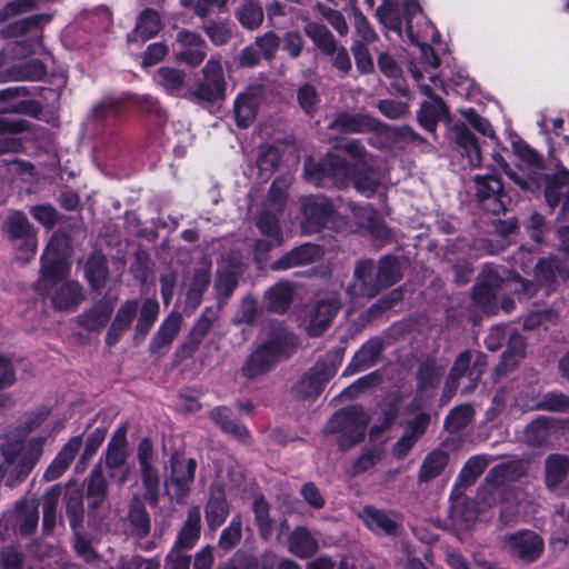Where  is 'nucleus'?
I'll return each mask as SVG.
<instances>
[{
    "instance_id": "f257e3e1",
    "label": "nucleus",
    "mask_w": 569,
    "mask_h": 569,
    "mask_svg": "<svg viewBox=\"0 0 569 569\" xmlns=\"http://www.w3.org/2000/svg\"><path fill=\"white\" fill-rule=\"evenodd\" d=\"M402 18H393V32H398L403 41L419 49L422 68L410 61L408 69L420 91L429 98L422 102L417 119L425 130L433 133L438 122L448 113L443 100L433 92L435 89H443V82L435 71L427 70V67L436 70L440 66L439 57L427 43L429 40L439 41L440 34L432 22L421 13L416 0H402Z\"/></svg>"
},
{
    "instance_id": "f03ea898",
    "label": "nucleus",
    "mask_w": 569,
    "mask_h": 569,
    "mask_svg": "<svg viewBox=\"0 0 569 569\" xmlns=\"http://www.w3.org/2000/svg\"><path fill=\"white\" fill-rule=\"evenodd\" d=\"M350 158L359 162V166L351 168L343 159L330 156L319 166L323 176H330L339 186L347 183L349 178L358 192L371 197L379 192L381 187V174L370 164L363 147L356 140H350L340 147Z\"/></svg>"
},
{
    "instance_id": "7ed1b4c3",
    "label": "nucleus",
    "mask_w": 569,
    "mask_h": 569,
    "mask_svg": "<svg viewBox=\"0 0 569 569\" xmlns=\"http://www.w3.org/2000/svg\"><path fill=\"white\" fill-rule=\"evenodd\" d=\"M391 283V259L386 256L378 266L371 261H361L355 268L353 280L347 293L353 305L362 303L375 297L382 288Z\"/></svg>"
},
{
    "instance_id": "20e7f679",
    "label": "nucleus",
    "mask_w": 569,
    "mask_h": 569,
    "mask_svg": "<svg viewBox=\"0 0 569 569\" xmlns=\"http://www.w3.org/2000/svg\"><path fill=\"white\" fill-rule=\"evenodd\" d=\"M295 346L296 338L291 332H278L248 358L242 367L243 376L253 379L268 372L282 357H288Z\"/></svg>"
},
{
    "instance_id": "39448f33",
    "label": "nucleus",
    "mask_w": 569,
    "mask_h": 569,
    "mask_svg": "<svg viewBox=\"0 0 569 569\" xmlns=\"http://www.w3.org/2000/svg\"><path fill=\"white\" fill-rule=\"evenodd\" d=\"M44 438L38 437L27 442H16L0 448V478L26 476L42 455Z\"/></svg>"
},
{
    "instance_id": "423d86ee",
    "label": "nucleus",
    "mask_w": 569,
    "mask_h": 569,
    "mask_svg": "<svg viewBox=\"0 0 569 569\" xmlns=\"http://www.w3.org/2000/svg\"><path fill=\"white\" fill-rule=\"evenodd\" d=\"M513 151L519 159L517 168L509 170L507 176L523 191H536L543 180L542 158L522 141L512 143Z\"/></svg>"
},
{
    "instance_id": "0eeeda50",
    "label": "nucleus",
    "mask_w": 569,
    "mask_h": 569,
    "mask_svg": "<svg viewBox=\"0 0 569 569\" xmlns=\"http://www.w3.org/2000/svg\"><path fill=\"white\" fill-rule=\"evenodd\" d=\"M368 421L362 408L353 406L335 413L326 429L329 433H340V446L348 448L363 438Z\"/></svg>"
},
{
    "instance_id": "6e6552de",
    "label": "nucleus",
    "mask_w": 569,
    "mask_h": 569,
    "mask_svg": "<svg viewBox=\"0 0 569 569\" xmlns=\"http://www.w3.org/2000/svg\"><path fill=\"white\" fill-rule=\"evenodd\" d=\"M391 411L388 408L381 409V412L375 420L369 433L370 446L356 461L355 472H362L381 461L387 456L383 445L390 438Z\"/></svg>"
},
{
    "instance_id": "1a4fd4ad",
    "label": "nucleus",
    "mask_w": 569,
    "mask_h": 569,
    "mask_svg": "<svg viewBox=\"0 0 569 569\" xmlns=\"http://www.w3.org/2000/svg\"><path fill=\"white\" fill-rule=\"evenodd\" d=\"M203 79L189 91V98L193 101L216 102L226 96V80L219 59H210L202 69Z\"/></svg>"
},
{
    "instance_id": "9d476101",
    "label": "nucleus",
    "mask_w": 569,
    "mask_h": 569,
    "mask_svg": "<svg viewBox=\"0 0 569 569\" xmlns=\"http://www.w3.org/2000/svg\"><path fill=\"white\" fill-rule=\"evenodd\" d=\"M501 548L512 558L525 563L537 561L545 550L543 539L531 530H520L506 535L501 539Z\"/></svg>"
},
{
    "instance_id": "9b49d317",
    "label": "nucleus",
    "mask_w": 569,
    "mask_h": 569,
    "mask_svg": "<svg viewBox=\"0 0 569 569\" xmlns=\"http://www.w3.org/2000/svg\"><path fill=\"white\" fill-rule=\"evenodd\" d=\"M62 246H64L63 237L54 233L43 251L39 280V286L43 289L62 280L69 273L70 266L60 252Z\"/></svg>"
},
{
    "instance_id": "f8f14e48",
    "label": "nucleus",
    "mask_w": 569,
    "mask_h": 569,
    "mask_svg": "<svg viewBox=\"0 0 569 569\" xmlns=\"http://www.w3.org/2000/svg\"><path fill=\"white\" fill-rule=\"evenodd\" d=\"M3 231L10 240L22 241L18 249V258L20 260L28 261L36 254L38 246L36 233L23 212H10L3 222Z\"/></svg>"
},
{
    "instance_id": "ddd939ff",
    "label": "nucleus",
    "mask_w": 569,
    "mask_h": 569,
    "mask_svg": "<svg viewBox=\"0 0 569 569\" xmlns=\"http://www.w3.org/2000/svg\"><path fill=\"white\" fill-rule=\"evenodd\" d=\"M473 184L477 199L486 211L493 214L505 212L508 197L499 178L492 174L476 176Z\"/></svg>"
},
{
    "instance_id": "4468645a",
    "label": "nucleus",
    "mask_w": 569,
    "mask_h": 569,
    "mask_svg": "<svg viewBox=\"0 0 569 569\" xmlns=\"http://www.w3.org/2000/svg\"><path fill=\"white\" fill-rule=\"evenodd\" d=\"M340 361L317 362L310 371L299 381L297 393L302 398H312L320 395L325 385L337 373Z\"/></svg>"
},
{
    "instance_id": "2eb2a0df",
    "label": "nucleus",
    "mask_w": 569,
    "mask_h": 569,
    "mask_svg": "<svg viewBox=\"0 0 569 569\" xmlns=\"http://www.w3.org/2000/svg\"><path fill=\"white\" fill-rule=\"evenodd\" d=\"M197 462L194 459H173L171 461V475L166 482L168 493L177 499H183L189 486L194 479Z\"/></svg>"
},
{
    "instance_id": "dca6fc26",
    "label": "nucleus",
    "mask_w": 569,
    "mask_h": 569,
    "mask_svg": "<svg viewBox=\"0 0 569 569\" xmlns=\"http://www.w3.org/2000/svg\"><path fill=\"white\" fill-rule=\"evenodd\" d=\"M339 302L336 298H329L317 302L310 308L305 320L303 327L310 336L321 335L330 325L339 310Z\"/></svg>"
},
{
    "instance_id": "f3484780",
    "label": "nucleus",
    "mask_w": 569,
    "mask_h": 569,
    "mask_svg": "<svg viewBox=\"0 0 569 569\" xmlns=\"http://www.w3.org/2000/svg\"><path fill=\"white\" fill-rule=\"evenodd\" d=\"M301 210L305 216L302 228L305 232L317 231L332 213V204L325 197H305L301 199Z\"/></svg>"
},
{
    "instance_id": "a211bd4d",
    "label": "nucleus",
    "mask_w": 569,
    "mask_h": 569,
    "mask_svg": "<svg viewBox=\"0 0 569 569\" xmlns=\"http://www.w3.org/2000/svg\"><path fill=\"white\" fill-rule=\"evenodd\" d=\"M429 425V416L418 413L406 423H400L401 435L393 445V457L405 458L417 440L425 433Z\"/></svg>"
},
{
    "instance_id": "6ab92c4d",
    "label": "nucleus",
    "mask_w": 569,
    "mask_h": 569,
    "mask_svg": "<svg viewBox=\"0 0 569 569\" xmlns=\"http://www.w3.org/2000/svg\"><path fill=\"white\" fill-rule=\"evenodd\" d=\"M502 283L499 273L486 267L480 274L473 290V299L486 311H492V302L496 299V291Z\"/></svg>"
},
{
    "instance_id": "aec40b11",
    "label": "nucleus",
    "mask_w": 569,
    "mask_h": 569,
    "mask_svg": "<svg viewBox=\"0 0 569 569\" xmlns=\"http://www.w3.org/2000/svg\"><path fill=\"white\" fill-rule=\"evenodd\" d=\"M177 58L190 66L200 64L206 57L204 42L193 32L180 31L177 37Z\"/></svg>"
},
{
    "instance_id": "412c9836",
    "label": "nucleus",
    "mask_w": 569,
    "mask_h": 569,
    "mask_svg": "<svg viewBox=\"0 0 569 569\" xmlns=\"http://www.w3.org/2000/svg\"><path fill=\"white\" fill-rule=\"evenodd\" d=\"M557 420L553 418L538 417L522 431V441L532 448L547 445L557 429Z\"/></svg>"
},
{
    "instance_id": "4be33fe9",
    "label": "nucleus",
    "mask_w": 569,
    "mask_h": 569,
    "mask_svg": "<svg viewBox=\"0 0 569 569\" xmlns=\"http://www.w3.org/2000/svg\"><path fill=\"white\" fill-rule=\"evenodd\" d=\"M257 227L264 237L263 240L257 242L258 252H267L283 242L282 232L274 213L270 211L262 212L257 221Z\"/></svg>"
},
{
    "instance_id": "5701e85b",
    "label": "nucleus",
    "mask_w": 569,
    "mask_h": 569,
    "mask_svg": "<svg viewBox=\"0 0 569 569\" xmlns=\"http://www.w3.org/2000/svg\"><path fill=\"white\" fill-rule=\"evenodd\" d=\"M82 447V437L76 436L61 448L57 457L50 463L44 472L47 480H54L60 477L76 458Z\"/></svg>"
},
{
    "instance_id": "b1692460",
    "label": "nucleus",
    "mask_w": 569,
    "mask_h": 569,
    "mask_svg": "<svg viewBox=\"0 0 569 569\" xmlns=\"http://www.w3.org/2000/svg\"><path fill=\"white\" fill-rule=\"evenodd\" d=\"M353 217L357 224L377 240H388L389 231L383 226L381 217L371 206L355 207Z\"/></svg>"
},
{
    "instance_id": "393cba45",
    "label": "nucleus",
    "mask_w": 569,
    "mask_h": 569,
    "mask_svg": "<svg viewBox=\"0 0 569 569\" xmlns=\"http://www.w3.org/2000/svg\"><path fill=\"white\" fill-rule=\"evenodd\" d=\"M322 254L321 249L312 243H306L297 247L282 256L273 263L274 269H289L301 264L313 262Z\"/></svg>"
},
{
    "instance_id": "a878e982",
    "label": "nucleus",
    "mask_w": 569,
    "mask_h": 569,
    "mask_svg": "<svg viewBox=\"0 0 569 569\" xmlns=\"http://www.w3.org/2000/svg\"><path fill=\"white\" fill-rule=\"evenodd\" d=\"M455 140L463 157H466L471 167H479L481 164V151L477 138L463 124H456L453 127Z\"/></svg>"
},
{
    "instance_id": "bb28decb",
    "label": "nucleus",
    "mask_w": 569,
    "mask_h": 569,
    "mask_svg": "<svg viewBox=\"0 0 569 569\" xmlns=\"http://www.w3.org/2000/svg\"><path fill=\"white\" fill-rule=\"evenodd\" d=\"M229 515L224 490L214 486L210 490V498L206 507V519L211 529L220 527Z\"/></svg>"
},
{
    "instance_id": "cd10ccee",
    "label": "nucleus",
    "mask_w": 569,
    "mask_h": 569,
    "mask_svg": "<svg viewBox=\"0 0 569 569\" xmlns=\"http://www.w3.org/2000/svg\"><path fill=\"white\" fill-rule=\"evenodd\" d=\"M27 90L23 87L8 88L0 91V133L3 132H20L26 129V121L11 120L4 113L12 110V107L7 104L11 99L26 94Z\"/></svg>"
},
{
    "instance_id": "c85d7f7f",
    "label": "nucleus",
    "mask_w": 569,
    "mask_h": 569,
    "mask_svg": "<svg viewBox=\"0 0 569 569\" xmlns=\"http://www.w3.org/2000/svg\"><path fill=\"white\" fill-rule=\"evenodd\" d=\"M138 311L136 300L126 301L118 310L116 318L107 333V343L112 346L118 342L121 335L129 329Z\"/></svg>"
},
{
    "instance_id": "c756f323",
    "label": "nucleus",
    "mask_w": 569,
    "mask_h": 569,
    "mask_svg": "<svg viewBox=\"0 0 569 569\" xmlns=\"http://www.w3.org/2000/svg\"><path fill=\"white\" fill-rule=\"evenodd\" d=\"M127 460V429H117L106 450V466L109 470H118L123 467Z\"/></svg>"
},
{
    "instance_id": "7c9ffc66",
    "label": "nucleus",
    "mask_w": 569,
    "mask_h": 569,
    "mask_svg": "<svg viewBox=\"0 0 569 569\" xmlns=\"http://www.w3.org/2000/svg\"><path fill=\"white\" fill-rule=\"evenodd\" d=\"M569 471V458L560 453H551L545 461V481L549 490H555L565 481Z\"/></svg>"
},
{
    "instance_id": "2f4dec72",
    "label": "nucleus",
    "mask_w": 569,
    "mask_h": 569,
    "mask_svg": "<svg viewBox=\"0 0 569 569\" xmlns=\"http://www.w3.org/2000/svg\"><path fill=\"white\" fill-rule=\"evenodd\" d=\"M161 28L159 14L153 10H144L137 19L136 27L129 36V41L146 42L153 38Z\"/></svg>"
},
{
    "instance_id": "473e14b6",
    "label": "nucleus",
    "mask_w": 569,
    "mask_h": 569,
    "mask_svg": "<svg viewBox=\"0 0 569 569\" xmlns=\"http://www.w3.org/2000/svg\"><path fill=\"white\" fill-rule=\"evenodd\" d=\"M181 323L182 317L179 313L167 317L150 342L151 352H159L168 347L179 333Z\"/></svg>"
},
{
    "instance_id": "72a5a7b5",
    "label": "nucleus",
    "mask_w": 569,
    "mask_h": 569,
    "mask_svg": "<svg viewBox=\"0 0 569 569\" xmlns=\"http://www.w3.org/2000/svg\"><path fill=\"white\" fill-rule=\"evenodd\" d=\"M288 545L289 551L299 558H308L316 553L319 548L317 539L303 527L292 531Z\"/></svg>"
},
{
    "instance_id": "f704fd0d",
    "label": "nucleus",
    "mask_w": 569,
    "mask_h": 569,
    "mask_svg": "<svg viewBox=\"0 0 569 569\" xmlns=\"http://www.w3.org/2000/svg\"><path fill=\"white\" fill-rule=\"evenodd\" d=\"M382 351V342L380 339H371L366 342L355 355L347 370L350 372L365 370L376 363L380 352Z\"/></svg>"
},
{
    "instance_id": "c9c22d12",
    "label": "nucleus",
    "mask_w": 569,
    "mask_h": 569,
    "mask_svg": "<svg viewBox=\"0 0 569 569\" xmlns=\"http://www.w3.org/2000/svg\"><path fill=\"white\" fill-rule=\"evenodd\" d=\"M332 128L346 133L363 132L367 130H377L378 122L368 116L342 113L335 119Z\"/></svg>"
},
{
    "instance_id": "e433bc0d",
    "label": "nucleus",
    "mask_w": 569,
    "mask_h": 569,
    "mask_svg": "<svg viewBox=\"0 0 569 569\" xmlns=\"http://www.w3.org/2000/svg\"><path fill=\"white\" fill-rule=\"evenodd\" d=\"M258 97L253 92L240 93L234 101V117L237 124L247 128L256 118Z\"/></svg>"
},
{
    "instance_id": "4c0bfd02",
    "label": "nucleus",
    "mask_w": 569,
    "mask_h": 569,
    "mask_svg": "<svg viewBox=\"0 0 569 569\" xmlns=\"http://www.w3.org/2000/svg\"><path fill=\"white\" fill-rule=\"evenodd\" d=\"M448 461L449 455L447 451L441 449L430 451L420 466L419 480L427 482L438 477L445 470Z\"/></svg>"
},
{
    "instance_id": "58836bf2",
    "label": "nucleus",
    "mask_w": 569,
    "mask_h": 569,
    "mask_svg": "<svg viewBox=\"0 0 569 569\" xmlns=\"http://www.w3.org/2000/svg\"><path fill=\"white\" fill-rule=\"evenodd\" d=\"M113 306L109 301H100L92 309L79 317V322L88 330H99L109 321Z\"/></svg>"
},
{
    "instance_id": "ea45409f",
    "label": "nucleus",
    "mask_w": 569,
    "mask_h": 569,
    "mask_svg": "<svg viewBox=\"0 0 569 569\" xmlns=\"http://www.w3.org/2000/svg\"><path fill=\"white\" fill-rule=\"evenodd\" d=\"M83 299L81 288L76 282L63 283L52 298L54 308L62 311L74 309Z\"/></svg>"
},
{
    "instance_id": "a19ab883",
    "label": "nucleus",
    "mask_w": 569,
    "mask_h": 569,
    "mask_svg": "<svg viewBox=\"0 0 569 569\" xmlns=\"http://www.w3.org/2000/svg\"><path fill=\"white\" fill-rule=\"evenodd\" d=\"M443 372L445 367L438 365L435 360L427 359L423 361L417 373L419 390L422 392L432 391L438 386Z\"/></svg>"
},
{
    "instance_id": "79ce46f5",
    "label": "nucleus",
    "mask_w": 569,
    "mask_h": 569,
    "mask_svg": "<svg viewBox=\"0 0 569 569\" xmlns=\"http://www.w3.org/2000/svg\"><path fill=\"white\" fill-rule=\"evenodd\" d=\"M200 537V509L193 507L188 512L187 521L181 529L177 545L183 548H191Z\"/></svg>"
},
{
    "instance_id": "37998d69",
    "label": "nucleus",
    "mask_w": 569,
    "mask_h": 569,
    "mask_svg": "<svg viewBox=\"0 0 569 569\" xmlns=\"http://www.w3.org/2000/svg\"><path fill=\"white\" fill-rule=\"evenodd\" d=\"M359 517L371 531L378 535H389L391 532V520L382 510L367 506L359 513Z\"/></svg>"
},
{
    "instance_id": "c03bdc74",
    "label": "nucleus",
    "mask_w": 569,
    "mask_h": 569,
    "mask_svg": "<svg viewBox=\"0 0 569 569\" xmlns=\"http://www.w3.org/2000/svg\"><path fill=\"white\" fill-rule=\"evenodd\" d=\"M159 315V303L153 299H147L141 308L140 317L136 327L134 340L137 342L144 339Z\"/></svg>"
},
{
    "instance_id": "a18cd8bd",
    "label": "nucleus",
    "mask_w": 569,
    "mask_h": 569,
    "mask_svg": "<svg viewBox=\"0 0 569 569\" xmlns=\"http://www.w3.org/2000/svg\"><path fill=\"white\" fill-rule=\"evenodd\" d=\"M210 418L224 432H228L239 439H246L247 429L240 426L236 420L231 419V412L226 407H218L211 410Z\"/></svg>"
},
{
    "instance_id": "49530a36",
    "label": "nucleus",
    "mask_w": 569,
    "mask_h": 569,
    "mask_svg": "<svg viewBox=\"0 0 569 569\" xmlns=\"http://www.w3.org/2000/svg\"><path fill=\"white\" fill-rule=\"evenodd\" d=\"M154 80L171 94H178L184 88V73L173 68H160L154 74Z\"/></svg>"
},
{
    "instance_id": "de8ad7c7",
    "label": "nucleus",
    "mask_w": 569,
    "mask_h": 569,
    "mask_svg": "<svg viewBox=\"0 0 569 569\" xmlns=\"http://www.w3.org/2000/svg\"><path fill=\"white\" fill-rule=\"evenodd\" d=\"M107 491L108 486L103 477L102 470L100 467H96L91 471L87 490L88 501L90 506L94 508L101 506L106 499Z\"/></svg>"
},
{
    "instance_id": "09e8293b",
    "label": "nucleus",
    "mask_w": 569,
    "mask_h": 569,
    "mask_svg": "<svg viewBox=\"0 0 569 569\" xmlns=\"http://www.w3.org/2000/svg\"><path fill=\"white\" fill-rule=\"evenodd\" d=\"M557 277L567 279L569 270L556 259L541 260L536 266V278L540 283H549Z\"/></svg>"
},
{
    "instance_id": "8fccbe9b",
    "label": "nucleus",
    "mask_w": 569,
    "mask_h": 569,
    "mask_svg": "<svg viewBox=\"0 0 569 569\" xmlns=\"http://www.w3.org/2000/svg\"><path fill=\"white\" fill-rule=\"evenodd\" d=\"M525 347L523 337L519 333H512L509 337L508 348L503 352L500 367L507 371L517 366L525 357Z\"/></svg>"
},
{
    "instance_id": "3c124183",
    "label": "nucleus",
    "mask_w": 569,
    "mask_h": 569,
    "mask_svg": "<svg viewBox=\"0 0 569 569\" xmlns=\"http://www.w3.org/2000/svg\"><path fill=\"white\" fill-rule=\"evenodd\" d=\"M306 34L325 53L332 54L336 49V42L331 32L323 26L308 23L305 28Z\"/></svg>"
},
{
    "instance_id": "603ef678",
    "label": "nucleus",
    "mask_w": 569,
    "mask_h": 569,
    "mask_svg": "<svg viewBox=\"0 0 569 569\" xmlns=\"http://www.w3.org/2000/svg\"><path fill=\"white\" fill-rule=\"evenodd\" d=\"M237 17L242 27L254 30L263 21L262 8L251 0L244 1L237 10Z\"/></svg>"
},
{
    "instance_id": "864d4df0",
    "label": "nucleus",
    "mask_w": 569,
    "mask_h": 569,
    "mask_svg": "<svg viewBox=\"0 0 569 569\" xmlns=\"http://www.w3.org/2000/svg\"><path fill=\"white\" fill-rule=\"evenodd\" d=\"M488 463L489 460L486 456H475L469 458L458 476V481L465 487L472 485L485 471Z\"/></svg>"
},
{
    "instance_id": "5fc2aeb1",
    "label": "nucleus",
    "mask_w": 569,
    "mask_h": 569,
    "mask_svg": "<svg viewBox=\"0 0 569 569\" xmlns=\"http://www.w3.org/2000/svg\"><path fill=\"white\" fill-rule=\"evenodd\" d=\"M471 362V353L470 351H462L457 357L451 370L450 375L446 381V391L445 395L450 397L457 389L458 380L461 378L469 369Z\"/></svg>"
},
{
    "instance_id": "6e6d98bb",
    "label": "nucleus",
    "mask_w": 569,
    "mask_h": 569,
    "mask_svg": "<svg viewBox=\"0 0 569 569\" xmlns=\"http://www.w3.org/2000/svg\"><path fill=\"white\" fill-rule=\"evenodd\" d=\"M569 186V170L561 168L556 174L547 178L545 197L550 207H556L560 202L561 193L559 187Z\"/></svg>"
},
{
    "instance_id": "4d7b16f0",
    "label": "nucleus",
    "mask_w": 569,
    "mask_h": 569,
    "mask_svg": "<svg viewBox=\"0 0 569 569\" xmlns=\"http://www.w3.org/2000/svg\"><path fill=\"white\" fill-rule=\"evenodd\" d=\"M47 70L44 64L40 60H30L19 67H14L10 76L12 80H29L36 81L44 77Z\"/></svg>"
},
{
    "instance_id": "13d9d810",
    "label": "nucleus",
    "mask_w": 569,
    "mask_h": 569,
    "mask_svg": "<svg viewBox=\"0 0 569 569\" xmlns=\"http://www.w3.org/2000/svg\"><path fill=\"white\" fill-rule=\"evenodd\" d=\"M473 409L469 405L453 408L445 420V428L449 432H457L463 429L472 419Z\"/></svg>"
},
{
    "instance_id": "bf43d9fd",
    "label": "nucleus",
    "mask_w": 569,
    "mask_h": 569,
    "mask_svg": "<svg viewBox=\"0 0 569 569\" xmlns=\"http://www.w3.org/2000/svg\"><path fill=\"white\" fill-rule=\"evenodd\" d=\"M292 290L289 283H279L267 292L269 308L274 311H283L291 300Z\"/></svg>"
},
{
    "instance_id": "052dcab7",
    "label": "nucleus",
    "mask_w": 569,
    "mask_h": 569,
    "mask_svg": "<svg viewBox=\"0 0 569 569\" xmlns=\"http://www.w3.org/2000/svg\"><path fill=\"white\" fill-rule=\"evenodd\" d=\"M209 284V274L207 272L194 273L187 292V305L193 310L200 302L203 291Z\"/></svg>"
},
{
    "instance_id": "680f3d73",
    "label": "nucleus",
    "mask_w": 569,
    "mask_h": 569,
    "mask_svg": "<svg viewBox=\"0 0 569 569\" xmlns=\"http://www.w3.org/2000/svg\"><path fill=\"white\" fill-rule=\"evenodd\" d=\"M86 277L93 288L102 286L107 278V267L102 257H92L88 260Z\"/></svg>"
},
{
    "instance_id": "e2e57ef3",
    "label": "nucleus",
    "mask_w": 569,
    "mask_h": 569,
    "mask_svg": "<svg viewBox=\"0 0 569 569\" xmlns=\"http://www.w3.org/2000/svg\"><path fill=\"white\" fill-rule=\"evenodd\" d=\"M241 539V520L234 517L229 526L222 530L219 547L224 550L232 549Z\"/></svg>"
},
{
    "instance_id": "0e129e2a",
    "label": "nucleus",
    "mask_w": 569,
    "mask_h": 569,
    "mask_svg": "<svg viewBox=\"0 0 569 569\" xmlns=\"http://www.w3.org/2000/svg\"><path fill=\"white\" fill-rule=\"evenodd\" d=\"M22 520L19 526V530L22 535H31L38 526L39 513L38 505L34 502H26L22 507Z\"/></svg>"
},
{
    "instance_id": "69168bd1",
    "label": "nucleus",
    "mask_w": 569,
    "mask_h": 569,
    "mask_svg": "<svg viewBox=\"0 0 569 569\" xmlns=\"http://www.w3.org/2000/svg\"><path fill=\"white\" fill-rule=\"evenodd\" d=\"M140 472L146 488V495L156 501L160 482L158 470L153 465H148L140 467Z\"/></svg>"
},
{
    "instance_id": "338daca9",
    "label": "nucleus",
    "mask_w": 569,
    "mask_h": 569,
    "mask_svg": "<svg viewBox=\"0 0 569 569\" xmlns=\"http://www.w3.org/2000/svg\"><path fill=\"white\" fill-rule=\"evenodd\" d=\"M410 94L406 87L401 86L393 76V118L407 113Z\"/></svg>"
},
{
    "instance_id": "774afa93",
    "label": "nucleus",
    "mask_w": 569,
    "mask_h": 569,
    "mask_svg": "<svg viewBox=\"0 0 569 569\" xmlns=\"http://www.w3.org/2000/svg\"><path fill=\"white\" fill-rule=\"evenodd\" d=\"M461 116L472 126L478 132L485 137H495V131L487 119L480 117L473 109H460Z\"/></svg>"
}]
</instances>
